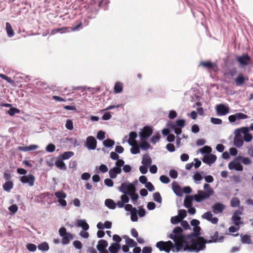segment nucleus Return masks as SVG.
I'll use <instances>...</instances> for the list:
<instances>
[{
	"mask_svg": "<svg viewBox=\"0 0 253 253\" xmlns=\"http://www.w3.org/2000/svg\"><path fill=\"white\" fill-rule=\"evenodd\" d=\"M168 237L172 239L174 244L170 241H159L156 243V247L160 251H164L169 253L170 251L173 252H179L183 251L184 246L187 243V236L183 234V229L180 227H176L174 228L172 233L168 235Z\"/></svg>",
	"mask_w": 253,
	"mask_h": 253,
	"instance_id": "1",
	"label": "nucleus"
},
{
	"mask_svg": "<svg viewBox=\"0 0 253 253\" xmlns=\"http://www.w3.org/2000/svg\"><path fill=\"white\" fill-rule=\"evenodd\" d=\"M206 241L203 237L195 235L187 236V243L183 251L198 252L206 248Z\"/></svg>",
	"mask_w": 253,
	"mask_h": 253,
	"instance_id": "2",
	"label": "nucleus"
},
{
	"mask_svg": "<svg viewBox=\"0 0 253 253\" xmlns=\"http://www.w3.org/2000/svg\"><path fill=\"white\" fill-rule=\"evenodd\" d=\"M203 188L204 191L199 190L197 193L194 195L195 201L198 203H201L204 200L209 199L214 194V191L209 184H205Z\"/></svg>",
	"mask_w": 253,
	"mask_h": 253,
	"instance_id": "3",
	"label": "nucleus"
},
{
	"mask_svg": "<svg viewBox=\"0 0 253 253\" xmlns=\"http://www.w3.org/2000/svg\"><path fill=\"white\" fill-rule=\"evenodd\" d=\"M129 197L127 195H122L121 196V200L118 201L117 203L112 199H106L105 201V206L110 209L114 210L118 206L119 208H122L124 207V204L129 202Z\"/></svg>",
	"mask_w": 253,
	"mask_h": 253,
	"instance_id": "4",
	"label": "nucleus"
},
{
	"mask_svg": "<svg viewBox=\"0 0 253 253\" xmlns=\"http://www.w3.org/2000/svg\"><path fill=\"white\" fill-rule=\"evenodd\" d=\"M185 126V121L184 119H178L174 122H169L168 124V126L174 131L176 135L181 133V128Z\"/></svg>",
	"mask_w": 253,
	"mask_h": 253,
	"instance_id": "5",
	"label": "nucleus"
},
{
	"mask_svg": "<svg viewBox=\"0 0 253 253\" xmlns=\"http://www.w3.org/2000/svg\"><path fill=\"white\" fill-rule=\"evenodd\" d=\"M125 164L123 160H119L115 163V166L110 169L109 170V175L111 178L114 179L117 177L118 174L122 172V167Z\"/></svg>",
	"mask_w": 253,
	"mask_h": 253,
	"instance_id": "6",
	"label": "nucleus"
},
{
	"mask_svg": "<svg viewBox=\"0 0 253 253\" xmlns=\"http://www.w3.org/2000/svg\"><path fill=\"white\" fill-rule=\"evenodd\" d=\"M59 236L62 238V244L63 245H68L70 241L74 239V236L72 234L66 231L65 227H61L58 230Z\"/></svg>",
	"mask_w": 253,
	"mask_h": 253,
	"instance_id": "7",
	"label": "nucleus"
},
{
	"mask_svg": "<svg viewBox=\"0 0 253 253\" xmlns=\"http://www.w3.org/2000/svg\"><path fill=\"white\" fill-rule=\"evenodd\" d=\"M118 190L124 193L123 195H128L132 192L135 191L136 188L133 184L128 181H126L121 184L120 186L118 188Z\"/></svg>",
	"mask_w": 253,
	"mask_h": 253,
	"instance_id": "8",
	"label": "nucleus"
},
{
	"mask_svg": "<svg viewBox=\"0 0 253 253\" xmlns=\"http://www.w3.org/2000/svg\"><path fill=\"white\" fill-rule=\"evenodd\" d=\"M243 211V209L242 208L233 213L231 220L234 225L239 226L243 224V222L241 220V218L240 216V215L242 214Z\"/></svg>",
	"mask_w": 253,
	"mask_h": 253,
	"instance_id": "9",
	"label": "nucleus"
},
{
	"mask_svg": "<svg viewBox=\"0 0 253 253\" xmlns=\"http://www.w3.org/2000/svg\"><path fill=\"white\" fill-rule=\"evenodd\" d=\"M84 146L88 150H95L97 146V140L94 137L89 136L86 139Z\"/></svg>",
	"mask_w": 253,
	"mask_h": 253,
	"instance_id": "10",
	"label": "nucleus"
},
{
	"mask_svg": "<svg viewBox=\"0 0 253 253\" xmlns=\"http://www.w3.org/2000/svg\"><path fill=\"white\" fill-rule=\"evenodd\" d=\"M20 181L23 184H28L30 187L34 186L35 181V177L31 174L22 176L20 177Z\"/></svg>",
	"mask_w": 253,
	"mask_h": 253,
	"instance_id": "11",
	"label": "nucleus"
},
{
	"mask_svg": "<svg viewBox=\"0 0 253 253\" xmlns=\"http://www.w3.org/2000/svg\"><path fill=\"white\" fill-rule=\"evenodd\" d=\"M153 133L152 127L149 126H144L139 133L140 139L143 141L149 137Z\"/></svg>",
	"mask_w": 253,
	"mask_h": 253,
	"instance_id": "12",
	"label": "nucleus"
},
{
	"mask_svg": "<svg viewBox=\"0 0 253 253\" xmlns=\"http://www.w3.org/2000/svg\"><path fill=\"white\" fill-rule=\"evenodd\" d=\"M216 111L217 115L224 116L229 112V108L227 104H219L216 105Z\"/></svg>",
	"mask_w": 253,
	"mask_h": 253,
	"instance_id": "13",
	"label": "nucleus"
},
{
	"mask_svg": "<svg viewBox=\"0 0 253 253\" xmlns=\"http://www.w3.org/2000/svg\"><path fill=\"white\" fill-rule=\"evenodd\" d=\"M237 60L241 66H246L250 64L251 58L247 54H244L237 56Z\"/></svg>",
	"mask_w": 253,
	"mask_h": 253,
	"instance_id": "14",
	"label": "nucleus"
},
{
	"mask_svg": "<svg viewBox=\"0 0 253 253\" xmlns=\"http://www.w3.org/2000/svg\"><path fill=\"white\" fill-rule=\"evenodd\" d=\"M248 116L242 113H237L228 117V120L231 123H234L237 120H244L248 118Z\"/></svg>",
	"mask_w": 253,
	"mask_h": 253,
	"instance_id": "15",
	"label": "nucleus"
},
{
	"mask_svg": "<svg viewBox=\"0 0 253 253\" xmlns=\"http://www.w3.org/2000/svg\"><path fill=\"white\" fill-rule=\"evenodd\" d=\"M203 219H206L212 224H217L218 221V218L213 217V214L211 211H207L204 213L201 216Z\"/></svg>",
	"mask_w": 253,
	"mask_h": 253,
	"instance_id": "16",
	"label": "nucleus"
},
{
	"mask_svg": "<svg viewBox=\"0 0 253 253\" xmlns=\"http://www.w3.org/2000/svg\"><path fill=\"white\" fill-rule=\"evenodd\" d=\"M216 160V156L212 154L205 155L202 159L203 163L209 166H211L212 164L214 163Z\"/></svg>",
	"mask_w": 253,
	"mask_h": 253,
	"instance_id": "17",
	"label": "nucleus"
},
{
	"mask_svg": "<svg viewBox=\"0 0 253 253\" xmlns=\"http://www.w3.org/2000/svg\"><path fill=\"white\" fill-rule=\"evenodd\" d=\"M235 136L233 140L234 145L237 147H241L244 143L242 135L234 131Z\"/></svg>",
	"mask_w": 253,
	"mask_h": 253,
	"instance_id": "18",
	"label": "nucleus"
},
{
	"mask_svg": "<svg viewBox=\"0 0 253 253\" xmlns=\"http://www.w3.org/2000/svg\"><path fill=\"white\" fill-rule=\"evenodd\" d=\"M228 168L231 170L234 169L237 171H242L243 169V166L236 161L230 162L228 164Z\"/></svg>",
	"mask_w": 253,
	"mask_h": 253,
	"instance_id": "19",
	"label": "nucleus"
},
{
	"mask_svg": "<svg viewBox=\"0 0 253 253\" xmlns=\"http://www.w3.org/2000/svg\"><path fill=\"white\" fill-rule=\"evenodd\" d=\"M137 133L135 131H131L129 134V138L127 140L126 139L128 138L127 136H126L124 139H123V142H124L125 141H127L128 143L130 145H132L133 144L136 143L135 139L137 137Z\"/></svg>",
	"mask_w": 253,
	"mask_h": 253,
	"instance_id": "20",
	"label": "nucleus"
},
{
	"mask_svg": "<svg viewBox=\"0 0 253 253\" xmlns=\"http://www.w3.org/2000/svg\"><path fill=\"white\" fill-rule=\"evenodd\" d=\"M224 239V237L223 236H221L219 238L218 237V232L217 231H215L213 234V235L211 236L210 239L207 240V243H216V242H220L223 241Z\"/></svg>",
	"mask_w": 253,
	"mask_h": 253,
	"instance_id": "21",
	"label": "nucleus"
},
{
	"mask_svg": "<svg viewBox=\"0 0 253 253\" xmlns=\"http://www.w3.org/2000/svg\"><path fill=\"white\" fill-rule=\"evenodd\" d=\"M212 209L214 213H221L224 210L225 206L220 203H216L212 206Z\"/></svg>",
	"mask_w": 253,
	"mask_h": 253,
	"instance_id": "22",
	"label": "nucleus"
},
{
	"mask_svg": "<svg viewBox=\"0 0 253 253\" xmlns=\"http://www.w3.org/2000/svg\"><path fill=\"white\" fill-rule=\"evenodd\" d=\"M172 189L173 192L178 196H182V191L181 187L178 185V184L175 182L173 181L171 184Z\"/></svg>",
	"mask_w": 253,
	"mask_h": 253,
	"instance_id": "23",
	"label": "nucleus"
},
{
	"mask_svg": "<svg viewBox=\"0 0 253 253\" xmlns=\"http://www.w3.org/2000/svg\"><path fill=\"white\" fill-rule=\"evenodd\" d=\"M39 148L37 145L32 144L28 146H19L18 150L24 152H27L35 150Z\"/></svg>",
	"mask_w": 253,
	"mask_h": 253,
	"instance_id": "24",
	"label": "nucleus"
},
{
	"mask_svg": "<svg viewBox=\"0 0 253 253\" xmlns=\"http://www.w3.org/2000/svg\"><path fill=\"white\" fill-rule=\"evenodd\" d=\"M108 246V243L106 240H100L98 241L96 248L100 252L104 251Z\"/></svg>",
	"mask_w": 253,
	"mask_h": 253,
	"instance_id": "25",
	"label": "nucleus"
},
{
	"mask_svg": "<svg viewBox=\"0 0 253 253\" xmlns=\"http://www.w3.org/2000/svg\"><path fill=\"white\" fill-rule=\"evenodd\" d=\"M193 200L195 201L194 195L186 196L184 200V206L186 208H190L193 206L192 202Z\"/></svg>",
	"mask_w": 253,
	"mask_h": 253,
	"instance_id": "26",
	"label": "nucleus"
},
{
	"mask_svg": "<svg viewBox=\"0 0 253 253\" xmlns=\"http://www.w3.org/2000/svg\"><path fill=\"white\" fill-rule=\"evenodd\" d=\"M152 163V161L150 157L148 154H145L142 157L141 163L143 165L146 167H149Z\"/></svg>",
	"mask_w": 253,
	"mask_h": 253,
	"instance_id": "27",
	"label": "nucleus"
},
{
	"mask_svg": "<svg viewBox=\"0 0 253 253\" xmlns=\"http://www.w3.org/2000/svg\"><path fill=\"white\" fill-rule=\"evenodd\" d=\"M77 225L82 227L83 230L86 231L89 229V225L84 219L78 220L77 221Z\"/></svg>",
	"mask_w": 253,
	"mask_h": 253,
	"instance_id": "28",
	"label": "nucleus"
},
{
	"mask_svg": "<svg viewBox=\"0 0 253 253\" xmlns=\"http://www.w3.org/2000/svg\"><path fill=\"white\" fill-rule=\"evenodd\" d=\"M121 246L118 243H113L109 247L108 250L111 253H117L120 249Z\"/></svg>",
	"mask_w": 253,
	"mask_h": 253,
	"instance_id": "29",
	"label": "nucleus"
},
{
	"mask_svg": "<svg viewBox=\"0 0 253 253\" xmlns=\"http://www.w3.org/2000/svg\"><path fill=\"white\" fill-rule=\"evenodd\" d=\"M123 238L126 240V244L129 247H134L136 246L137 243L136 242L133 240V239L129 238L127 236H124Z\"/></svg>",
	"mask_w": 253,
	"mask_h": 253,
	"instance_id": "30",
	"label": "nucleus"
},
{
	"mask_svg": "<svg viewBox=\"0 0 253 253\" xmlns=\"http://www.w3.org/2000/svg\"><path fill=\"white\" fill-rule=\"evenodd\" d=\"M241 242L243 244H252V240L250 236L248 235H240Z\"/></svg>",
	"mask_w": 253,
	"mask_h": 253,
	"instance_id": "31",
	"label": "nucleus"
},
{
	"mask_svg": "<svg viewBox=\"0 0 253 253\" xmlns=\"http://www.w3.org/2000/svg\"><path fill=\"white\" fill-rule=\"evenodd\" d=\"M246 81V78L242 75L237 76L235 79V83L236 85L240 86L243 85Z\"/></svg>",
	"mask_w": 253,
	"mask_h": 253,
	"instance_id": "32",
	"label": "nucleus"
},
{
	"mask_svg": "<svg viewBox=\"0 0 253 253\" xmlns=\"http://www.w3.org/2000/svg\"><path fill=\"white\" fill-rule=\"evenodd\" d=\"M2 187L4 191L9 192L13 187V183L11 181H8L3 184Z\"/></svg>",
	"mask_w": 253,
	"mask_h": 253,
	"instance_id": "33",
	"label": "nucleus"
},
{
	"mask_svg": "<svg viewBox=\"0 0 253 253\" xmlns=\"http://www.w3.org/2000/svg\"><path fill=\"white\" fill-rule=\"evenodd\" d=\"M55 165L57 168H58L60 169H66V165L62 160H57L55 163Z\"/></svg>",
	"mask_w": 253,
	"mask_h": 253,
	"instance_id": "34",
	"label": "nucleus"
},
{
	"mask_svg": "<svg viewBox=\"0 0 253 253\" xmlns=\"http://www.w3.org/2000/svg\"><path fill=\"white\" fill-rule=\"evenodd\" d=\"M6 31L9 37L10 38L14 36V33L13 30L10 24L8 22L6 23Z\"/></svg>",
	"mask_w": 253,
	"mask_h": 253,
	"instance_id": "35",
	"label": "nucleus"
},
{
	"mask_svg": "<svg viewBox=\"0 0 253 253\" xmlns=\"http://www.w3.org/2000/svg\"><path fill=\"white\" fill-rule=\"evenodd\" d=\"M38 248L39 250L44 252L49 250V246L47 242H44L38 245Z\"/></svg>",
	"mask_w": 253,
	"mask_h": 253,
	"instance_id": "36",
	"label": "nucleus"
},
{
	"mask_svg": "<svg viewBox=\"0 0 253 253\" xmlns=\"http://www.w3.org/2000/svg\"><path fill=\"white\" fill-rule=\"evenodd\" d=\"M74 155V152L72 151H68L63 153L61 155L60 157L62 160H67L73 157Z\"/></svg>",
	"mask_w": 253,
	"mask_h": 253,
	"instance_id": "37",
	"label": "nucleus"
},
{
	"mask_svg": "<svg viewBox=\"0 0 253 253\" xmlns=\"http://www.w3.org/2000/svg\"><path fill=\"white\" fill-rule=\"evenodd\" d=\"M68 28H62L59 29H55L51 31V34L54 35L57 33H60L61 34L65 33L67 32H69Z\"/></svg>",
	"mask_w": 253,
	"mask_h": 253,
	"instance_id": "38",
	"label": "nucleus"
},
{
	"mask_svg": "<svg viewBox=\"0 0 253 253\" xmlns=\"http://www.w3.org/2000/svg\"><path fill=\"white\" fill-rule=\"evenodd\" d=\"M54 195L56 197V198L58 199V200L62 199H65L67 197L66 194L63 191H59L56 192L54 194Z\"/></svg>",
	"mask_w": 253,
	"mask_h": 253,
	"instance_id": "39",
	"label": "nucleus"
},
{
	"mask_svg": "<svg viewBox=\"0 0 253 253\" xmlns=\"http://www.w3.org/2000/svg\"><path fill=\"white\" fill-rule=\"evenodd\" d=\"M240 202L238 198L234 197L231 199L230 205L232 207H238L240 206Z\"/></svg>",
	"mask_w": 253,
	"mask_h": 253,
	"instance_id": "40",
	"label": "nucleus"
},
{
	"mask_svg": "<svg viewBox=\"0 0 253 253\" xmlns=\"http://www.w3.org/2000/svg\"><path fill=\"white\" fill-rule=\"evenodd\" d=\"M114 91L116 93H120L123 90V84L120 82H117L114 86Z\"/></svg>",
	"mask_w": 253,
	"mask_h": 253,
	"instance_id": "41",
	"label": "nucleus"
},
{
	"mask_svg": "<svg viewBox=\"0 0 253 253\" xmlns=\"http://www.w3.org/2000/svg\"><path fill=\"white\" fill-rule=\"evenodd\" d=\"M130 152L132 154H137L140 153V146L137 144H133L131 145Z\"/></svg>",
	"mask_w": 253,
	"mask_h": 253,
	"instance_id": "42",
	"label": "nucleus"
},
{
	"mask_svg": "<svg viewBox=\"0 0 253 253\" xmlns=\"http://www.w3.org/2000/svg\"><path fill=\"white\" fill-rule=\"evenodd\" d=\"M203 179V176L201 173L197 172L193 175V179L197 184H200V181Z\"/></svg>",
	"mask_w": 253,
	"mask_h": 253,
	"instance_id": "43",
	"label": "nucleus"
},
{
	"mask_svg": "<svg viewBox=\"0 0 253 253\" xmlns=\"http://www.w3.org/2000/svg\"><path fill=\"white\" fill-rule=\"evenodd\" d=\"M235 131L240 134H241V133H243L245 135L246 134L249 133L248 132L249 131V128L248 127H242L241 128L236 129Z\"/></svg>",
	"mask_w": 253,
	"mask_h": 253,
	"instance_id": "44",
	"label": "nucleus"
},
{
	"mask_svg": "<svg viewBox=\"0 0 253 253\" xmlns=\"http://www.w3.org/2000/svg\"><path fill=\"white\" fill-rule=\"evenodd\" d=\"M114 144L115 141L110 139H106L103 141V145L107 148L112 147Z\"/></svg>",
	"mask_w": 253,
	"mask_h": 253,
	"instance_id": "45",
	"label": "nucleus"
},
{
	"mask_svg": "<svg viewBox=\"0 0 253 253\" xmlns=\"http://www.w3.org/2000/svg\"><path fill=\"white\" fill-rule=\"evenodd\" d=\"M200 152L202 154H210L211 152V148L208 146H205L200 149Z\"/></svg>",
	"mask_w": 253,
	"mask_h": 253,
	"instance_id": "46",
	"label": "nucleus"
},
{
	"mask_svg": "<svg viewBox=\"0 0 253 253\" xmlns=\"http://www.w3.org/2000/svg\"><path fill=\"white\" fill-rule=\"evenodd\" d=\"M201 64L208 68V69H213L214 68V67L215 66V65L214 64V63H212L211 62H202L201 63Z\"/></svg>",
	"mask_w": 253,
	"mask_h": 253,
	"instance_id": "47",
	"label": "nucleus"
},
{
	"mask_svg": "<svg viewBox=\"0 0 253 253\" xmlns=\"http://www.w3.org/2000/svg\"><path fill=\"white\" fill-rule=\"evenodd\" d=\"M128 195H129L130 197V198L132 201L133 204L135 205V202L137 201L139 198L138 195L135 193V191H134L132 192L131 193H130V194H128Z\"/></svg>",
	"mask_w": 253,
	"mask_h": 253,
	"instance_id": "48",
	"label": "nucleus"
},
{
	"mask_svg": "<svg viewBox=\"0 0 253 253\" xmlns=\"http://www.w3.org/2000/svg\"><path fill=\"white\" fill-rule=\"evenodd\" d=\"M161 138V135L160 133H158L157 134H154L151 138V142L155 144L157 142H158Z\"/></svg>",
	"mask_w": 253,
	"mask_h": 253,
	"instance_id": "49",
	"label": "nucleus"
},
{
	"mask_svg": "<svg viewBox=\"0 0 253 253\" xmlns=\"http://www.w3.org/2000/svg\"><path fill=\"white\" fill-rule=\"evenodd\" d=\"M154 200L159 203H161L162 200L160 194L159 192H155L153 194Z\"/></svg>",
	"mask_w": 253,
	"mask_h": 253,
	"instance_id": "50",
	"label": "nucleus"
},
{
	"mask_svg": "<svg viewBox=\"0 0 253 253\" xmlns=\"http://www.w3.org/2000/svg\"><path fill=\"white\" fill-rule=\"evenodd\" d=\"M65 127L68 130H73L74 128L73 121L71 120H67L66 122Z\"/></svg>",
	"mask_w": 253,
	"mask_h": 253,
	"instance_id": "51",
	"label": "nucleus"
},
{
	"mask_svg": "<svg viewBox=\"0 0 253 253\" xmlns=\"http://www.w3.org/2000/svg\"><path fill=\"white\" fill-rule=\"evenodd\" d=\"M130 218L131 221L133 222H136L138 220L136 209H133V211L130 213Z\"/></svg>",
	"mask_w": 253,
	"mask_h": 253,
	"instance_id": "52",
	"label": "nucleus"
},
{
	"mask_svg": "<svg viewBox=\"0 0 253 253\" xmlns=\"http://www.w3.org/2000/svg\"><path fill=\"white\" fill-rule=\"evenodd\" d=\"M182 219L178 215L172 216L171 217L170 222L172 224H176L180 222Z\"/></svg>",
	"mask_w": 253,
	"mask_h": 253,
	"instance_id": "53",
	"label": "nucleus"
},
{
	"mask_svg": "<svg viewBox=\"0 0 253 253\" xmlns=\"http://www.w3.org/2000/svg\"><path fill=\"white\" fill-rule=\"evenodd\" d=\"M26 248L30 252H35L36 251L37 246L34 244L30 243L26 245Z\"/></svg>",
	"mask_w": 253,
	"mask_h": 253,
	"instance_id": "54",
	"label": "nucleus"
},
{
	"mask_svg": "<svg viewBox=\"0 0 253 253\" xmlns=\"http://www.w3.org/2000/svg\"><path fill=\"white\" fill-rule=\"evenodd\" d=\"M55 146L53 144H49L46 147L45 150L47 152L52 153L55 151Z\"/></svg>",
	"mask_w": 253,
	"mask_h": 253,
	"instance_id": "55",
	"label": "nucleus"
},
{
	"mask_svg": "<svg viewBox=\"0 0 253 253\" xmlns=\"http://www.w3.org/2000/svg\"><path fill=\"white\" fill-rule=\"evenodd\" d=\"M19 112L20 111L15 108H11L8 111V114L11 116L14 115L16 113H19Z\"/></svg>",
	"mask_w": 253,
	"mask_h": 253,
	"instance_id": "56",
	"label": "nucleus"
},
{
	"mask_svg": "<svg viewBox=\"0 0 253 253\" xmlns=\"http://www.w3.org/2000/svg\"><path fill=\"white\" fill-rule=\"evenodd\" d=\"M178 215L182 220L187 216V211L185 210H180L178 211Z\"/></svg>",
	"mask_w": 253,
	"mask_h": 253,
	"instance_id": "57",
	"label": "nucleus"
},
{
	"mask_svg": "<svg viewBox=\"0 0 253 253\" xmlns=\"http://www.w3.org/2000/svg\"><path fill=\"white\" fill-rule=\"evenodd\" d=\"M211 122L214 125H220L222 124V120L218 118H211Z\"/></svg>",
	"mask_w": 253,
	"mask_h": 253,
	"instance_id": "58",
	"label": "nucleus"
},
{
	"mask_svg": "<svg viewBox=\"0 0 253 253\" xmlns=\"http://www.w3.org/2000/svg\"><path fill=\"white\" fill-rule=\"evenodd\" d=\"M18 209V208L17 206L15 204H14V205H12L10 206V207H9L8 210L11 212H12V213L14 214L17 211Z\"/></svg>",
	"mask_w": 253,
	"mask_h": 253,
	"instance_id": "59",
	"label": "nucleus"
},
{
	"mask_svg": "<svg viewBox=\"0 0 253 253\" xmlns=\"http://www.w3.org/2000/svg\"><path fill=\"white\" fill-rule=\"evenodd\" d=\"M193 231L194 233L190 234L189 235H195L199 236V235L200 234L201 228L199 226L194 227L193 228Z\"/></svg>",
	"mask_w": 253,
	"mask_h": 253,
	"instance_id": "60",
	"label": "nucleus"
},
{
	"mask_svg": "<svg viewBox=\"0 0 253 253\" xmlns=\"http://www.w3.org/2000/svg\"><path fill=\"white\" fill-rule=\"evenodd\" d=\"M160 180L162 183L165 184L168 183L170 181L169 178L168 176L164 175H161L160 176Z\"/></svg>",
	"mask_w": 253,
	"mask_h": 253,
	"instance_id": "61",
	"label": "nucleus"
},
{
	"mask_svg": "<svg viewBox=\"0 0 253 253\" xmlns=\"http://www.w3.org/2000/svg\"><path fill=\"white\" fill-rule=\"evenodd\" d=\"M105 132L100 130L97 132L96 137L98 139L102 140L105 138Z\"/></svg>",
	"mask_w": 253,
	"mask_h": 253,
	"instance_id": "62",
	"label": "nucleus"
},
{
	"mask_svg": "<svg viewBox=\"0 0 253 253\" xmlns=\"http://www.w3.org/2000/svg\"><path fill=\"white\" fill-rule=\"evenodd\" d=\"M104 183L107 186L109 187H113L114 185L113 180L110 178H106L104 180Z\"/></svg>",
	"mask_w": 253,
	"mask_h": 253,
	"instance_id": "63",
	"label": "nucleus"
},
{
	"mask_svg": "<svg viewBox=\"0 0 253 253\" xmlns=\"http://www.w3.org/2000/svg\"><path fill=\"white\" fill-rule=\"evenodd\" d=\"M169 176L173 179L177 178L178 176V173L176 170L174 169H171L169 172Z\"/></svg>",
	"mask_w": 253,
	"mask_h": 253,
	"instance_id": "64",
	"label": "nucleus"
}]
</instances>
